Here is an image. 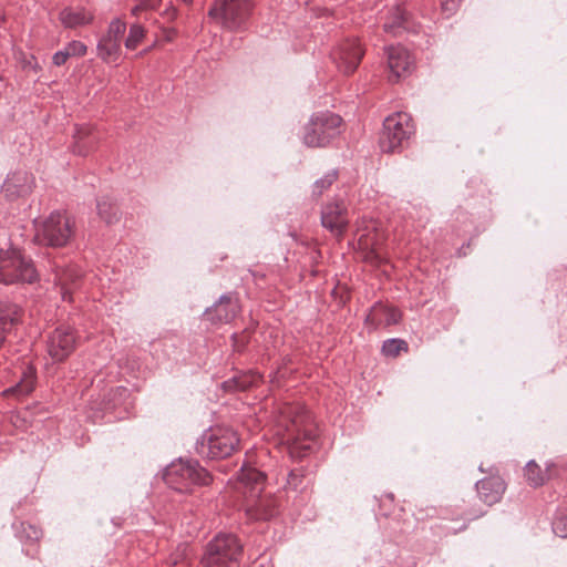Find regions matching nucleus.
I'll return each mask as SVG.
<instances>
[{"mask_svg": "<svg viewBox=\"0 0 567 567\" xmlns=\"http://www.w3.org/2000/svg\"><path fill=\"white\" fill-rule=\"evenodd\" d=\"M276 434L287 445L292 458L301 460L313 449L316 426L309 411L300 404H285L280 408Z\"/></svg>", "mask_w": 567, "mask_h": 567, "instance_id": "f257e3e1", "label": "nucleus"}, {"mask_svg": "<svg viewBox=\"0 0 567 567\" xmlns=\"http://www.w3.org/2000/svg\"><path fill=\"white\" fill-rule=\"evenodd\" d=\"M265 480V474L250 465H243L238 473L236 488L245 495L246 513L251 519L268 520L277 514V499L261 495Z\"/></svg>", "mask_w": 567, "mask_h": 567, "instance_id": "f03ea898", "label": "nucleus"}, {"mask_svg": "<svg viewBox=\"0 0 567 567\" xmlns=\"http://www.w3.org/2000/svg\"><path fill=\"white\" fill-rule=\"evenodd\" d=\"M74 235V219L68 214L56 210L35 226L34 240L42 246L61 248L68 246Z\"/></svg>", "mask_w": 567, "mask_h": 567, "instance_id": "7ed1b4c3", "label": "nucleus"}, {"mask_svg": "<svg viewBox=\"0 0 567 567\" xmlns=\"http://www.w3.org/2000/svg\"><path fill=\"white\" fill-rule=\"evenodd\" d=\"M342 118L331 112L313 114L303 127L302 142L308 147H326L341 134Z\"/></svg>", "mask_w": 567, "mask_h": 567, "instance_id": "20e7f679", "label": "nucleus"}, {"mask_svg": "<svg viewBox=\"0 0 567 567\" xmlns=\"http://www.w3.org/2000/svg\"><path fill=\"white\" fill-rule=\"evenodd\" d=\"M163 478L168 487L179 493H187L194 485H207L210 482L208 472L196 461L182 458L165 468Z\"/></svg>", "mask_w": 567, "mask_h": 567, "instance_id": "39448f33", "label": "nucleus"}, {"mask_svg": "<svg viewBox=\"0 0 567 567\" xmlns=\"http://www.w3.org/2000/svg\"><path fill=\"white\" fill-rule=\"evenodd\" d=\"M243 545L228 533L216 535L208 544L202 558V567H238Z\"/></svg>", "mask_w": 567, "mask_h": 567, "instance_id": "423d86ee", "label": "nucleus"}, {"mask_svg": "<svg viewBox=\"0 0 567 567\" xmlns=\"http://www.w3.org/2000/svg\"><path fill=\"white\" fill-rule=\"evenodd\" d=\"M239 444L237 433L228 427H214L206 431L196 442V452L208 460L225 458Z\"/></svg>", "mask_w": 567, "mask_h": 567, "instance_id": "0eeeda50", "label": "nucleus"}, {"mask_svg": "<svg viewBox=\"0 0 567 567\" xmlns=\"http://www.w3.org/2000/svg\"><path fill=\"white\" fill-rule=\"evenodd\" d=\"M38 272L31 259H27L16 249L0 250V284H32Z\"/></svg>", "mask_w": 567, "mask_h": 567, "instance_id": "6e6552de", "label": "nucleus"}, {"mask_svg": "<svg viewBox=\"0 0 567 567\" xmlns=\"http://www.w3.org/2000/svg\"><path fill=\"white\" fill-rule=\"evenodd\" d=\"M410 122L409 114L402 112L391 114L384 120L380 136L382 152L393 153L403 147L413 133V126Z\"/></svg>", "mask_w": 567, "mask_h": 567, "instance_id": "1a4fd4ad", "label": "nucleus"}, {"mask_svg": "<svg viewBox=\"0 0 567 567\" xmlns=\"http://www.w3.org/2000/svg\"><path fill=\"white\" fill-rule=\"evenodd\" d=\"M252 10V0H217L208 11V16L219 20L230 30L241 28Z\"/></svg>", "mask_w": 567, "mask_h": 567, "instance_id": "9d476101", "label": "nucleus"}, {"mask_svg": "<svg viewBox=\"0 0 567 567\" xmlns=\"http://www.w3.org/2000/svg\"><path fill=\"white\" fill-rule=\"evenodd\" d=\"M126 30V23L121 19H113L106 33L99 40L97 55L105 62H115L121 52V41Z\"/></svg>", "mask_w": 567, "mask_h": 567, "instance_id": "9b49d317", "label": "nucleus"}, {"mask_svg": "<svg viewBox=\"0 0 567 567\" xmlns=\"http://www.w3.org/2000/svg\"><path fill=\"white\" fill-rule=\"evenodd\" d=\"M363 56V50L357 40H346L331 52L337 68L344 74L354 72Z\"/></svg>", "mask_w": 567, "mask_h": 567, "instance_id": "f8f14e48", "label": "nucleus"}, {"mask_svg": "<svg viewBox=\"0 0 567 567\" xmlns=\"http://www.w3.org/2000/svg\"><path fill=\"white\" fill-rule=\"evenodd\" d=\"M386 58L390 71L389 81L398 82L400 79L411 73L413 59L404 47H389L386 49Z\"/></svg>", "mask_w": 567, "mask_h": 567, "instance_id": "ddd939ff", "label": "nucleus"}, {"mask_svg": "<svg viewBox=\"0 0 567 567\" xmlns=\"http://www.w3.org/2000/svg\"><path fill=\"white\" fill-rule=\"evenodd\" d=\"M322 226L334 235H341L348 225V212L342 200L328 204L321 213Z\"/></svg>", "mask_w": 567, "mask_h": 567, "instance_id": "4468645a", "label": "nucleus"}, {"mask_svg": "<svg viewBox=\"0 0 567 567\" xmlns=\"http://www.w3.org/2000/svg\"><path fill=\"white\" fill-rule=\"evenodd\" d=\"M491 475L476 483V491L480 499L486 505L498 503L506 489L504 480L489 470Z\"/></svg>", "mask_w": 567, "mask_h": 567, "instance_id": "2eb2a0df", "label": "nucleus"}, {"mask_svg": "<svg viewBox=\"0 0 567 567\" xmlns=\"http://www.w3.org/2000/svg\"><path fill=\"white\" fill-rule=\"evenodd\" d=\"M402 318L401 311L392 306L375 302L365 317V322L372 328L398 324Z\"/></svg>", "mask_w": 567, "mask_h": 567, "instance_id": "dca6fc26", "label": "nucleus"}, {"mask_svg": "<svg viewBox=\"0 0 567 567\" xmlns=\"http://www.w3.org/2000/svg\"><path fill=\"white\" fill-rule=\"evenodd\" d=\"M238 311L237 300L229 296H221L212 308L206 310L205 315L213 323H228L237 316Z\"/></svg>", "mask_w": 567, "mask_h": 567, "instance_id": "f3484780", "label": "nucleus"}, {"mask_svg": "<svg viewBox=\"0 0 567 567\" xmlns=\"http://www.w3.org/2000/svg\"><path fill=\"white\" fill-rule=\"evenodd\" d=\"M82 277L80 269L74 266L58 267L55 269L54 281L60 287V292L64 301L72 300V291L78 287Z\"/></svg>", "mask_w": 567, "mask_h": 567, "instance_id": "a211bd4d", "label": "nucleus"}, {"mask_svg": "<svg viewBox=\"0 0 567 567\" xmlns=\"http://www.w3.org/2000/svg\"><path fill=\"white\" fill-rule=\"evenodd\" d=\"M59 20L64 28L75 29L91 24L94 20V16L83 7H66L60 11Z\"/></svg>", "mask_w": 567, "mask_h": 567, "instance_id": "6ab92c4d", "label": "nucleus"}, {"mask_svg": "<svg viewBox=\"0 0 567 567\" xmlns=\"http://www.w3.org/2000/svg\"><path fill=\"white\" fill-rule=\"evenodd\" d=\"M383 28L385 32L394 35H400L403 32H416V28L410 20L406 10L401 6L393 9Z\"/></svg>", "mask_w": 567, "mask_h": 567, "instance_id": "aec40b11", "label": "nucleus"}, {"mask_svg": "<svg viewBox=\"0 0 567 567\" xmlns=\"http://www.w3.org/2000/svg\"><path fill=\"white\" fill-rule=\"evenodd\" d=\"M32 178L25 172H17L3 183V190L9 195L23 196L31 190Z\"/></svg>", "mask_w": 567, "mask_h": 567, "instance_id": "412c9836", "label": "nucleus"}, {"mask_svg": "<svg viewBox=\"0 0 567 567\" xmlns=\"http://www.w3.org/2000/svg\"><path fill=\"white\" fill-rule=\"evenodd\" d=\"M20 309L12 303L0 302V344L4 341V333L19 321Z\"/></svg>", "mask_w": 567, "mask_h": 567, "instance_id": "4be33fe9", "label": "nucleus"}, {"mask_svg": "<svg viewBox=\"0 0 567 567\" xmlns=\"http://www.w3.org/2000/svg\"><path fill=\"white\" fill-rule=\"evenodd\" d=\"M35 381V371L32 367H29L27 371L23 373V378L21 381L12 388L7 389L3 393L7 394H18V395H27L32 392L34 389Z\"/></svg>", "mask_w": 567, "mask_h": 567, "instance_id": "5701e85b", "label": "nucleus"}, {"mask_svg": "<svg viewBox=\"0 0 567 567\" xmlns=\"http://www.w3.org/2000/svg\"><path fill=\"white\" fill-rule=\"evenodd\" d=\"M525 478L533 487L543 485L547 480V474L535 461H529L525 466Z\"/></svg>", "mask_w": 567, "mask_h": 567, "instance_id": "b1692460", "label": "nucleus"}, {"mask_svg": "<svg viewBox=\"0 0 567 567\" xmlns=\"http://www.w3.org/2000/svg\"><path fill=\"white\" fill-rule=\"evenodd\" d=\"M91 132L87 127H80L76 130L74 137L76 138L75 145L73 146V152L85 156L90 150L91 144L93 142L92 138H90Z\"/></svg>", "mask_w": 567, "mask_h": 567, "instance_id": "393cba45", "label": "nucleus"}, {"mask_svg": "<svg viewBox=\"0 0 567 567\" xmlns=\"http://www.w3.org/2000/svg\"><path fill=\"white\" fill-rule=\"evenodd\" d=\"M99 216L107 224H112L118 219L117 208L109 198H102L96 204Z\"/></svg>", "mask_w": 567, "mask_h": 567, "instance_id": "a878e982", "label": "nucleus"}, {"mask_svg": "<svg viewBox=\"0 0 567 567\" xmlns=\"http://www.w3.org/2000/svg\"><path fill=\"white\" fill-rule=\"evenodd\" d=\"M74 341L72 332L62 329H56L52 338V343L64 351L72 350Z\"/></svg>", "mask_w": 567, "mask_h": 567, "instance_id": "bb28decb", "label": "nucleus"}, {"mask_svg": "<svg viewBox=\"0 0 567 567\" xmlns=\"http://www.w3.org/2000/svg\"><path fill=\"white\" fill-rule=\"evenodd\" d=\"M408 351V342L400 338L388 339L382 344V354H400Z\"/></svg>", "mask_w": 567, "mask_h": 567, "instance_id": "cd10ccee", "label": "nucleus"}, {"mask_svg": "<svg viewBox=\"0 0 567 567\" xmlns=\"http://www.w3.org/2000/svg\"><path fill=\"white\" fill-rule=\"evenodd\" d=\"M145 35L144 28L140 23H133L130 27L128 35L125 40V48L127 50H134L141 43Z\"/></svg>", "mask_w": 567, "mask_h": 567, "instance_id": "c85d7f7f", "label": "nucleus"}, {"mask_svg": "<svg viewBox=\"0 0 567 567\" xmlns=\"http://www.w3.org/2000/svg\"><path fill=\"white\" fill-rule=\"evenodd\" d=\"M338 178L337 171H330L322 178H319L315 182L312 187V194L315 196H320L324 189L329 188Z\"/></svg>", "mask_w": 567, "mask_h": 567, "instance_id": "c756f323", "label": "nucleus"}, {"mask_svg": "<svg viewBox=\"0 0 567 567\" xmlns=\"http://www.w3.org/2000/svg\"><path fill=\"white\" fill-rule=\"evenodd\" d=\"M255 377H234L233 379L224 382V388L227 391L245 390L255 382Z\"/></svg>", "mask_w": 567, "mask_h": 567, "instance_id": "7c9ffc66", "label": "nucleus"}, {"mask_svg": "<svg viewBox=\"0 0 567 567\" xmlns=\"http://www.w3.org/2000/svg\"><path fill=\"white\" fill-rule=\"evenodd\" d=\"M553 532L555 535L567 537V512L559 513L553 522Z\"/></svg>", "mask_w": 567, "mask_h": 567, "instance_id": "2f4dec72", "label": "nucleus"}, {"mask_svg": "<svg viewBox=\"0 0 567 567\" xmlns=\"http://www.w3.org/2000/svg\"><path fill=\"white\" fill-rule=\"evenodd\" d=\"M64 49L70 56H83L87 51L86 45L83 42L76 40L69 42Z\"/></svg>", "mask_w": 567, "mask_h": 567, "instance_id": "473e14b6", "label": "nucleus"}, {"mask_svg": "<svg viewBox=\"0 0 567 567\" xmlns=\"http://www.w3.org/2000/svg\"><path fill=\"white\" fill-rule=\"evenodd\" d=\"M22 534L20 535V538H25L28 540H38L41 537V530L38 529L33 525H27L24 523H21Z\"/></svg>", "mask_w": 567, "mask_h": 567, "instance_id": "72a5a7b5", "label": "nucleus"}, {"mask_svg": "<svg viewBox=\"0 0 567 567\" xmlns=\"http://www.w3.org/2000/svg\"><path fill=\"white\" fill-rule=\"evenodd\" d=\"M461 2L462 0H441V8L443 13H445L446 17L454 14L457 11Z\"/></svg>", "mask_w": 567, "mask_h": 567, "instance_id": "f704fd0d", "label": "nucleus"}, {"mask_svg": "<svg viewBox=\"0 0 567 567\" xmlns=\"http://www.w3.org/2000/svg\"><path fill=\"white\" fill-rule=\"evenodd\" d=\"M161 3V0H141L140 4L132 9V14L136 16L141 10L155 9Z\"/></svg>", "mask_w": 567, "mask_h": 567, "instance_id": "c9c22d12", "label": "nucleus"}, {"mask_svg": "<svg viewBox=\"0 0 567 567\" xmlns=\"http://www.w3.org/2000/svg\"><path fill=\"white\" fill-rule=\"evenodd\" d=\"M301 474L297 471H290L287 478V485L292 489H298L301 485Z\"/></svg>", "mask_w": 567, "mask_h": 567, "instance_id": "e433bc0d", "label": "nucleus"}, {"mask_svg": "<svg viewBox=\"0 0 567 567\" xmlns=\"http://www.w3.org/2000/svg\"><path fill=\"white\" fill-rule=\"evenodd\" d=\"M70 58L65 49L55 52L52 56V62L56 66L63 65Z\"/></svg>", "mask_w": 567, "mask_h": 567, "instance_id": "4c0bfd02", "label": "nucleus"}, {"mask_svg": "<svg viewBox=\"0 0 567 567\" xmlns=\"http://www.w3.org/2000/svg\"><path fill=\"white\" fill-rule=\"evenodd\" d=\"M187 549H188V546L183 544L178 547V554L174 557L171 558V563L173 565H177L179 564L183 559H185L187 557Z\"/></svg>", "mask_w": 567, "mask_h": 567, "instance_id": "58836bf2", "label": "nucleus"}, {"mask_svg": "<svg viewBox=\"0 0 567 567\" xmlns=\"http://www.w3.org/2000/svg\"><path fill=\"white\" fill-rule=\"evenodd\" d=\"M114 395H118L120 398H126L128 395V390L124 386H117L114 391Z\"/></svg>", "mask_w": 567, "mask_h": 567, "instance_id": "ea45409f", "label": "nucleus"}, {"mask_svg": "<svg viewBox=\"0 0 567 567\" xmlns=\"http://www.w3.org/2000/svg\"><path fill=\"white\" fill-rule=\"evenodd\" d=\"M478 470H480L481 472L485 473V470H484L483 465H480Z\"/></svg>", "mask_w": 567, "mask_h": 567, "instance_id": "a19ab883", "label": "nucleus"}, {"mask_svg": "<svg viewBox=\"0 0 567 567\" xmlns=\"http://www.w3.org/2000/svg\"><path fill=\"white\" fill-rule=\"evenodd\" d=\"M185 3H190L193 0H182Z\"/></svg>", "mask_w": 567, "mask_h": 567, "instance_id": "79ce46f5", "label": "nucleus"}]
</instances>
